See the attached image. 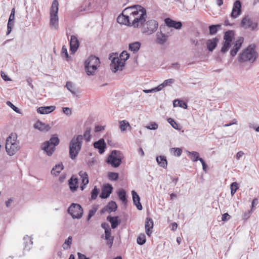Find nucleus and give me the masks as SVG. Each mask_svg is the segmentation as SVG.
I'll return each mask as SVG.
<instances>
[{
	"label": "nucleus",
	"instance_id": "c9c22d12",
	"mask_svg": "<svg viewBox=\"0 0 259 259\" xmlns=\"http://www.w3.org/2000/svg\"><path fill=\"white\" fill-rule=\"evenodd\" d=\"M232 42L224 41L223 42V46L221 48V51L223 53H225L228 52L231 47V44Z\"/></svg>",
	"mask_w": 259,
	"mask_h": 259
},
{
	"label": "nucleus",
	"instance_id": "13d9d810",
	"mask_svg": "<svg viewBox=\"0 0 259 259\" xmlns=\"http://www.w3.org/2000/svg\"><path fill=\"white\" fill-rule=\"evenodd\" d=\"M7 104L8 105L10 106L15 112L19 113V109L14 106L11 102L8 101Z\"/></svg>",
	"mask_w": 259,
	"mask_h": 259
},
{
	"label": "nucleus",
	"instance_id": "a211bd4d",
	"mask_svg": "<svg viewBox=\"0 0 259 259\" xmlns=\"http://www.w3.org/2000/svg\"><path fill=\"white\" fill-rule=\"evenodd\" d=\"M170 35V34L169 32H167V34H165L162 33L161 31L160 32H157L156 33V43L161 45L164 44L167 40L168 37Z\"/></svg>",
	"mask_w": 259,
	"mask_h": 259
},
{
	"label": "nucleus",
	"instance_id": "603ef678",
	"mask_svg": "<svg viewBox=\"0 0 259 259\" xmlns=\"http://www.w3.org/2000/svg\"><path fill=\"white\" fill-rule=\"evenodd\" d=\"M14 21H9L8 20V24H7V34H9L12 31V28L14 26Z\"/></svg>",
	"mask_w": 259,
	"mask_h": 259
},
{
	"label": "nucleus",
	"instance_id": "1a4fd4ad",
	"mask_svg": "<svg viewBox=\"0 0 259 259\" xmlns=\"http://www.w3.org/2000/svg\"><path fill=\"white\" fill-rule=\"evenodd\" d=\"M59 139L57 137H53L49 141L44 142L41 146V149L47 155L51 156L55 150V147L59 143Z\"/></svg>",
	"mask_w": 259,
	"mask_h": 259
},
{
	"label": "nucleus",
	"instance_id": "7ed1b4c3",
	"mask_svg": "<svg viewBox=\"0 0 259 259\" xmlns=\"http://www.w3.org/2000/svg\"><path fill=\"white\" fill-rule=\"evenodd\" d=\"M130 57V55L126 51H123L120 55L119 57L114 56H110L109 59L111 60L110 68L112 72L115 73L118 70H122L124 66V63Z\"/></svg>",
	"mask_w": 259,
	"mask_h": 259
},
{
	"label": "nucleus",
	"instance_id": "c03bdc74",
	"mask_svg": "<svg viewBox=\"0 0 259 259\" xmlns=\"http://www.w3.org/2000/svg\"><path fill=\"white\" fill-rule=\"evenodd\" d=\"M99 189H98L97 186H95L94 189L92 190L91 192V199L93 200H95L97 198L99 193Z\"/></svg>",
	"mask_w": 259,
	"mask_h": 259
},
{
	"label": "nucleus",
	"instance_id": "c85d7f7f",
	"mask_svg": "<svg viewBox=\"0 0 259 259\" xmlns=\"http://www.w3.org/2000/svg\"><path fill=\"white\" fill-rule=\"evenodd\" d=\"M156 161L158 165L163 167L166 168L167 165V162L166 157L164 156H159L156 157Z\"/></svg>",
	"mask_w": 259,
	"mask_h": 259
},
{
	"label": "nucleus",
	"instance_id": "4468645a",
	"mask_svg": "<svg viewBox=\"0 0 259 259\" xmlns=\"http://www.w3.org/2000/svg\"><path fill=\"white\" fill-rule=\"evenodd\" d=\"M241 13V3L240 1H236L233 4L231 17L233 18H236Z\"/></svg>",
	"mask_w": 259,
	"mask_h": 259
},
{
	"label": "nucleus",
	"instance_id": "393cba45",
	"mask_svg": "<svg viewBox=\"0 0 259 259\" xmlns=\"http://www.w3.org/2000/svg\"><path fill=\"white\" fill-rule=\"evenodd\" d=\"M96 6L94 4V0H89L88 6H85L83 8V6H81V8H79V12L84 11L87 13L89 12H91L92 10H95L96 9Z\"/></svg>",
	"mask_w": 259,
	"mask_h": 259
},
{
	"label": "nucleus",
	"instance_id": "20e7f679",
	"mask_svg": "<svg viewBox=\"0 0 259 259\" xmlns=\"http://www.w3.org/2000/svg\"><path fill=\"white\" fill-rule=\"evenodd\" d=\"M82 140V136L78 135L76 137H73L69 143V154L71 159H75L81 150Z\"/></svg>",
	"mask_w": 259,
	"mask_h": 259
},
{
	"label": "nucleus",
	"instance_id": "f03ea898",
	"mask_svg": "<svg viewBox=\"0 0 259 259\" xmlns=\"http://www.w3.org/2000/svg\"><path fill=\"white\" fill-rule=\"evenodd\" d=\"M258 57V53L255 51L254 45H250L244 49L238 56V61L240 63L248 62L253 63Z\"/></svg>",
	"mask_w": 259,
	"mask_h": 259
},
{
	"label": "nucleus",
	"instance_id": "39448f33",
	"mask_svg": "<svg viewBox=\"0 0 259 259\" xmlns=\"http://www.w3.org/2000/svg\"><path fill=\"white\" fill-rule=\"evenodd\" d=\"M100 64L98 57L95 56H90L84 62V69L87 74L90 76L95 74Z\"/></svg>",
	"mask_w": 259,
	"mask_h": 259
},
{
	"label": "nucleus",
	"instance_id": "9d476101",
	"mask_svg": "<svg viewBox=\"0 0 259 259\" xmlns=\"http://www.w3.org/2000/svg\"><path fill=\"white\" fill-rule=\"evenodd\" d=\"M68 213L70 214L73 219H80L83 214V210L79 204L72 203L68 207Z\"/></svg>",
	"mask_w": 259,
	"mask_h": 259
},
{
	"label": "nucleus",
	"instance_id": "69168bd1",
	"mask_svg": "<svg viewBox=\"0 0 259 259\" xmlns=\"http://www.w3.org/2000/svg\"><path fill=\"white\" fill-rule=\"evenodd\" d=\"M1 76L3 79L5 81L10 80V78L4 72H1Z\"/></svg>",
	"mask_w": 259,
	"mask_h": 259
},
{
	"label": "nucleus",
	"instance_id": "473e14b6",
	"mask_svg": "<svg viewBox=\"0 0 259 259\" xmlns=\"http://www.w3.org/2000/svg\"><path fill=\"white\" fill-rule=\"evenodd\" d=\"M141 47V43L138 41H136L133 43L129 44V50L134 53L137 52Z\"/></svg>",
	"mask_w": 259,
	"mask_h": 259
},
{
	"label": "nucleus",
	"instance_id": "338daca9",
	"mask_svg": "<svg viewBox=\"0 0 259 259\" xmlns=\"http://www.w3.org/2000/svg\"><path fill=\"white\" fill-rule=\"evenodd\" d=\"M95 159L93 158H91V159H90L88 162V165H89V166H90V167H93V165H94L95 164Z\"/></svg>",
	"mask_w": 259,
	"mask_h": 259
},
{
	"label": "nucleus",
	"instance_id": "de8ad7c7",
	"mask_svg": "<svg viewBox=\"0 0 259 259\" xmlns=\"http://www.w3.org/2000/svg\"><path fill=\"white\" fill-rule=\"evenodd\" d=\"M119 177L118 174L116 172H110L108 174V178L109 179L116 181Z\"/></svg>",
	"mask_w": 259,
	"mask_h": 259
},
{
	"label": "nucleus",
	"instance_id": "8fccbe9b",
	"mask_svg": "<svg viewBox=\"0 0 259 259\" xmlns=\"http://www.w3.org/2000/svg\"><path fill=\"white\" fill-rule=\"evenodd\" d=\"M168 122L171 125V126L175 129L178 130L179 128L177 122L171 118L167 119Z\"/></svg>",
	"mask_w": 259,
	"mask_h": 259
},
{
	"label": "nucleus",
	"instance_id": "bb28decb",
	"mask_svg": "<svg viewBox=\"0 0 259 259\" xmlns=\"http://www.w3.org/2000/svg\"><path fill=\"white\" fill-rule=\"evenodd\" d=\"M34 127L40 131H48L50 127L49 125L46 124L38 120L34 125Z\"/></svg>",
	"mask_w": 259,
	"mask_h": 259
},
{
	"label": "nucleus",
	"instance_id": "3c124183",
	"mask_svg": "<svg viewBox=\"0 0 259 259\" xmlns=\"http://www.w3.org/2000/svg\"><path fill=\"white\" fill-rule=\"evenodd\" d=\"M171 152L174 151V155L177 156H180L182 154V150L179 148H172L170 149Z\"/></svg>",
	"mask_w": 259,
	"mask_h": 259
},
{
	"label": "nucleus",
	"instance_id": "bf43d9fd",
	"mask_svg": "<svg viewBox=\"0 0 259 259\" xmlns=\"http://www.w3.org/2000/svg\"><path fill=\"white\" fill-rule=\"evenodd\" d=\"M231 218V216L228 213H225L223 214L222 217V220L223 221H227Z\"/></svg>",
	"mask_w": 259,
	"mask_h": 259
},
{
	"label": "nucleus",
	"instance_id": "5fc2aeb1",
	"mask_svg": "<svg viewBox=\"0 0 259 259\" xmlns=\"http://www.w3.org/2000/svg\"><path fill=\"white\" fill-rule=\"evenodd\" d=\"M61 55L62 56H65L66 58H69L67 49L65 46H63L62 48Z\"/></svg>",
	"mask_w": 259,
	"mask_h": 259
},
{
	"label": "nucleus",
	"instance_id": "6e6d98bb",
	"mask_svg": "<svg viewBox=\"0 0 259 259\" xmlns=\"http://www.w3.org/2000/svg\"><path fill=\"white\" fill-rule=\"evenodd\" d=\"M62 111L67 116H70L71 114V110L68 107H63Z\"/></svg>",
	"mask_w": 259,
	"mask_h": 259
},
{
	"label": "nucleus",
	"instance_id": "2eb2a0df",
	"mask_svg": "<svg viewBox=\"0 0 259 259\" xmlns=\"http://www.w3.org/2000/svg\"><path fill=\"white\" fill-rule=\"evenodd\" d=\"M164 22L168 28H174L176 29H180L182 27V23L180 21H176L167 18L164 19Z\"/></svg>",
	"mask_w": 259,
	"mask_h": 259
},
{
	"label": "nucleus",
	"instance_id": "5701e85b",
	"mask_svg": "<svg viewBox=\"0 0 259 259\" xmlns=\"http://www.w3.org/2000/svg\"><path fill=\"white\" fill-rule=\"evenodd\" d=\"M55 109L54 106H41L37 108V112L40 114H47L54 111Z\"/></svg>",
	"mask_w": 259,
	"mask_h": 259
},
{
	"label": "nucleus",
	"instance_id": "e433bc0d",
	"mask_svg": "<svg viewBox=\"0 0 259 259\" xmlns=\"http://www.w3.org/2000/svg\"><path fill=\"white\" fill-rule=\"evenodd\" d=\"M23 239L25 241L24 249L29 250L30 249V245H31L32 244V241H31V239L27 235H26V236H24L23 238Z\"/></svg>",
	"mask_w": 259,
	"mask_h": 259
},
{
	"label": "nucleus",
	"instance_id": "423d86ee",
	"mask_svg": "<svg viewBox=\"0 0 259 259\" xmlns=\"http://www.w3.org/2000/svg\"><path fill=\"white\" fill-rule=\"evenodd\" d=\"M17 136L12 133L7 138L6 150L8 155H14L19 150V143L16 141Z\"/></svg>",
	"mask_w": 259,
	"mask_h": 259
},
{
	"label": "nucleus",
	"instance_id": "b1692460",
	"mask_svg": "<svg viewBox=\"0 0 259 259\" xmlns=\"http://www.w3.org/2000/svg\"><path fill=\"white\" fill-rule=\"evenodd\" d=\"M94 146L95 148L99 150V152L100 154H102L105 151L106 143L103 139H100L99 141L94 142Z\"/></svg>",
	"mask_w": 259,
	"mask_h": 259
},
{
	"label": "nucleus",
	"instance_id": "a878e982",
	"mask_svg": "<svg viewBox=\"0 0 259 259\" xmlns=\"http://www.w3.org/2000/svg\"><path fill=\"white\" fill-rule=\"evenodd\" d=\"M132 196H133V202H134V204L136 206V207L138 210H141L143 209V207L140 202V196L137 194V193L136 191H135L134 190H133L132 191Z\"/></svg>",
	"mask_w": 259,
	"mask_h": 259
},
{
	"label": "nucleus",
	"instance_id": "6ab92c4d",
	"mask_svg": "<svg viewBox=\"0 0 259 259\" xmlns=\"http://www.w3.org/2000/svg\"><path fill=\"white\" fill-rule=\"evenodd\" d=\"M68 184L71 192H74L78 187L77 178L74 176H72L68 181Z\"/></svg>",
	"mask_w": 259,
	"mask_h": 259
},
{
	"label": "nucleus",
	"instance_id": "72a5a7b5",
	"mask_svg": "<svg viewBox=\"0 0 259 259\" xmlns=\"http://www.w3.org/2000/svg\"><path fill=\"white\" fill-rule=\"evenodd\" d=\"M188 156L190 158L192 161L195 162L199 160V154L197 152L192 151L188 152Z\"/></svg>",
	"mask_w": 259,
	"mask_h": 259
},
{
	"label": "nucleus",
	"instance_id": "a18cd8bd",
	"mask_svg": "<svg viewBox=\"0 0 259 259\" xmlns=\"http://www.w3.org/2000/svg\"><path fill=\"white\" fill-rule=\"evenodd\" d=\"M91 128L90 127H87L85 131L84 132V133L83 134V137L84 138V139L86 140L87 141H89L91 139Z\"/></svg>",
	"mask_w": 259,
	"mask_h": 259
},
{
	"label": "nucleus",
	"instance_id": "6e6552de",
	"mask_svg": "<svg viewBox=\"0 0 259 259\" xmlns=\"http://www.w3.org/2000/svg\"><path fill=\"white\" fill-rule=\"evenodd\" d=\"M59 3L57 0L53 1L50 9V25L52 27L57 29L58 26Z\"/></svg>",
	"mask_w": 259,
	"mask_h": 259
},
{
	"label": "nucleus",
	"instance_id": "864d4df0",
	"mask_svg": "<svg viewBox=\"0 0 259 259\" xmlns=\"http://www.w3.org/2000/svg\"><path fill=\"white\" fill-rule=\"evenodd\" d=\"M158 124L155 122H152L150 123L149 125L146 126V128L147 129L150 130H155L158 128Z\"/></svg>",
	"mask_w": 259,
	"mask_h": 259
},
{
	"label": "nucleus",
	"instance_id": "9b49d317",
	"mask_svg": "<svg viewBox=\"0 0 259 259\" xmlns=\"http://www.w3.org/2000/svg\"><path fill=\"white\" fill-rule=\"evenodd\" d=\"M158 26L157 22L155 20H149L144 23L142 27V31L143 33L148 34H152L155 32Z\"/></svg>",
	"mask_w": 259,
	"mask_h": 259
},
{
	"label": "nucleus",
	"instance_id": "e2e57ef3",
	"mask_svg": "<svg viewBox=\"0 0 259 259\" xmlns=\"http://www.w3.org/2000/svg\"><path fill=\"white\" fill-rule=\"evenodd\" d=\"M199 161L201 162L202 165L203 170L204 171H206L207 168V165L206 164V163L202 158H200Z\"/></svg>",
	"mask_w": 259,
	"mask_h": 259
},
{
	"label": "nucleus",
	"instance_id": "7c9ffc66",
	"mask_svg": "<svg viewBox=\"0 0 259 259\" xmlns=\"http://www.w3.org/2000/svg\"><path fill=\"white\" fill-rule=\"evenodd\" d=\"M63 165L62 164H56L52 169L51 173L53 175L58 176L61 171L63 169Z\"/></svg>",
	"mask_w": 259,
	"mask_h": 259
},
{
	"label": "nucleus",
	"instance_id": "37998d69",
	"mask_svg": "<svg viewBox=\"0 0 259 259\" xmlns=\"http://www.w3.org/2000/svg\"><path fill=\"white\" fill-rule=\"evenodd\" d=\"M177 102H178V105L179 107L183 108L184 109L187 108L188 106H187V103L185 102L180 101L178 100H176L174 101V107H176L177 106V105L176 104Z\"/></svg>",
	"mask_w": 259,
	"mask_h": 259
},
{
	"label": "nucleus",
	"instance_id": "ea45409f",
	"mask_svg": "<svg viewBox=\"0 0 259 259\" xmlns=\"http://www.w3.org/2000/svg\"><path fill=\"white\" fill-rule=\"evenodd\" d=\"M119 123L120 128L122 132L125 131L127 127H131L129 122L125 120L120 121Z\"/></svg>",
	"mask_w": 259,
	"mask_h": 259
},
{
	"label": "nucleus",
	"instance_id": "ddd939ff",
	"mask_svg": "<svg viewBox=\"0 0 259 259\" xmlns=\"http://www.w3.org/2000/svg\"><path fill=\"white\" fill-rule=\"evenodd\" d=\"M244 41V38L242 37H239L236 40L234 41L232 45L233 47L230 51V55L232 57H234L238 51L240 50L243 42Z\"/></svg>",
	"mask_w": 259,
	"mask_h": 259
},
{
	"label": "nucleus",
	"instance_id": "0e129e2a",
	"mask_svg": "<svg viewBox=\"0 0 259 259\" xmlns=\"http://www.w3.org/2000/svg\"><path fill=\"white\" fill-rule=\"evenodd\" d=\"M101 227L104 229L105 231H106V230H108L110 229L109 225L107 223H102Z\"/></svg>",
	"mask_w": 259,
	"mask_h": 259
},
{
	"label": "nucleus",
	"instance_id": "09e8293b",
	"mask_svg": "<svg viewBox=\"0 0 259 259\" xmlns=\"http://www.w3.org/2000/svg\"><path fill=\"white\" fill-rule=\"evenodd\" d=\"M175 80L172 78L168 79L165 80L163 83L161 84V86L163 87V88L169 85L170 84L174 83Z\"/></svg>",
	"mask_w": 259,
	"mask_h": 259
},
{
	"label": "nucleus",
	"instance_id": "49530a36",
	"mask_svg": "<svg viewBox=\"0 0 259 259\" xmlns=\"http://www.w3.org/2000/svg\"><path fill=\"white\" fill-rule=\"evenodd\" d=\"M231 194L233 196L238 189V184L236 182H233L231 184Z\"/></svg>",
	"mask_w": 259,
	"mask_h": 259
},
{
	"label": "nucleus",
	"instance_id": "f8f14e48",
	"mask_svg": "<svg viewBox=\"0 0 259 259\" xmlns=\"http://www.w3.org/2000/svg\"><path fill=\"white\" fill-rule=\"evenodd\" d=\"M240 25L244 28L254 30L257 26V23L247 15L242 18Z\"/></svg>",
	"mask_w": 259,
	"mask_h": 259
},
{
	"label": "nucleus",
	"instance_id": "f704fd0d",
	"mask_svg": "<svg viewBox=\"0 0 259 259\" xmlns=\"http://www.w3.org/2000/svg\"><path fill=\"white\" fill-rule=\"evenodd\" d=\"M65 87L69 90L72 94L75 95L76 92V88L74 84L71 81H67L66 82Z\"/></svg>",
	"mask_w": 259,
	"mask_h": 259
},
{
	"label": "nucleus",
	"instance_id": "680f3d73",
	"mask_svg": "<svg viewBox=\"0 0 259 259\" xmlns=\"http://www.w3.org/2000/svg\"><path fill=\"white\" fill-rule=\"evenodd\" d=\"M111 229L108 230H106V231H105V239H108L109 238H111L112 237L111 236Z\"/></svg>",
	"mask_w": 259,
	"mask_h": 259
},
{
	"label": "nucleus",
	"instance_id": "58836bf2",
	"mask_svg": "<svg viewBox=\"0 0 259 259\" xmlns=\"http://www.w3.org/2000/svg\"><path fill=\"white\" fill-rule=\"evenodd\" d=\"M72 238L71 236H69L67 239H66L64 244L62 245L63 248L64 249H67L70 247V245L72 244Z\"/></svg>",
	"mask_w": 259,
	"mask_h": 259
},
{
	"label": "nucleus",
	"instance_id": "052dcab7",
	"mask_svg": "<svg viewBox=\"0 0 259 259\" xmlns=\"http://www.w3.org/2000/svg\"><path fill=\"white\" fill-rule=\"evenodd\" d=\"M14 18H15V9L13 8L11 11V14H10L9 18V21L10 22L14 21Z\"/></svg>",
	"mask_w": 259,
	"mask_h": 259
},
{
	"label": "nucleus",
	"instance_id": "aec40b11",
	"mask_svg": "<svg viewBox=\"0 0 259 259\" xmlns=\"http://www.w3.org/2000/svg\"><path fill=\"white\" fill-rule=\"evenodd\" d=\"M153 227V222L151 218H147L146 221H145V232L146 234L148 236H150L152 233Z\"/></svg>",
	"mask_w": 259,
	"mask_h": 259
},
{
	"label": "nucleus",
	"instance_id": "f3484780",
	"mask_svg": "<svg viewBox=\"0 0 259 259\" xmlns=\"http://www.w3.org/2000/svg\"><path fill=\"white\" fill-rule=\"evenodd\" d=\"M79 45V42L76 36L75 35H71L70 41V50L71 54H74Z\"/></svg>",
	"mask_w": 259,
	"mask_h": 259
},
{
	"label": "nucleus",
	"instance_id": "4c0bfd02",
	"mask_svg": "<svg viewBox=\"0 0 259 259\" xmlns=\"http://www.w3.org/2000/svg\"><path fill=\"white\" fill-rule=\"evenodd\" d=\"M118 196L122 202L125 203L127 202L126 192L123 189L120 190L118 192Z\"/></svg>",
	"mask_w": 259,
	"mask_h": 259
},
{
	"label": "nucleus",
	"instance_id": "f257e3e1",
	"mask_svg": "<svg viewBox=\"0 0 259 259\" xmlns=\"http://www.w3.org/2000/svg\"><path fill=\"white\" fill-rule=\"evenodd\" d=\"M146 10L140 5L124 9L117 18L118 23L134 28H142L147 18Z\"/></svg>",
	"mask_w": 259,
	"mask_h": 259
},
{
	"label": "nucleus",
	"instance_id": "774afa93",
	"mask_svg": "<svg viewBox=\"0 0 259 259\" xmlns=\"http://www.w3.org/2000/svg\"><path fill=\"white\" fill-rule=\"evenodd\" d=\"M78 255V259H90L89 257H87L85 255L80 253H77Z\"/></svg>",
	"mask_w": 259,
	"mask_h": 259
},
{
	"label": "nucleus",
	"instance_id": "a19ab883",
	"mask_svg": "<svg viewBox=\"0 0 259 259\" xmlns=\"http://www.w3.org/2000/svg\"><path fill=\"white\" fill-rule=\"evenodd\" d=\"M221 27L220 25H211L209 26V33L211 35H213L215 34L218 30V28Z\"/></svg>",
	"mask_w": 259,
	"mask_h": 259
},
{
	"label": "nucleus",
	"instance_id": "412c9836",
	"mask_svg": "<svg viewBox=\"0 0 259 259\" xmlns=\"http://www.w3.org/2000/svg\"><path fill=\"white\" fill-rule=\"evenodd\" d=\"M117 205L116 203L113 201H111L108 203L107 205L103 208L101 210V213H103L107 211L108 213H111L112 211H115L117 209Z\"/></svg>",
	"mask_w": 259,
	"mask_h": 259
},
{
	"label": "nucleus",
	"instance_id": "c756f323",
	"mask_svg": "<svg viewBox=\"0 0 259 259\" xmlns=\"http://www.w3.org/2000/svg\"><path fill=\"white\" fill-rule=\"evenodd\" d=\"M234 37V32L233 30H228L226 31L224 35V41L232 42L233 38Z\"/></svg>",
	"mask_w": 259,
	"mask_h": 259
},
{
	"label": "nucleus",
	"instance_id": "cd10ccee",
	"mask_svg": "<svg viewBox=\"0 0 259 259\" xmlns=\"http://www.w3.org/2000/svg\"><path fill=\"white\" fill-rule=\"evenodd\" d=\"M107 220L110 223L111 228L113 229H115L120 222L118 220V217H111L109 215L107 217Z\"/></svg>",
	"mask_w": 259,
	"mask_h": 259
},
{
	"label": "nucleus",
	"instance_id": "2f4dec72",
	"mask_svg": "<svg viewBox=\"0 0 259 259\" xmlns=\"http://www.w3.org/2000/svg\"><path fill=\"white\" fill-rule=\"evenodd\" d=\"M79 175L81 179V184L84 186L87 185L89 183V178L87 173L83 171H80L79 172Z\"/></svg>",
	"mask_w": 259,
	"mask_h": 259
},
{
	"label": "nucleus",
	"instance_id": "79ce46f5",
	"mask_svg": "<svg viewBox=\"0 0 259 259\" xmlns=\"http://www.w3.org/2000/svg\"><path fill=\"white\" fill-rule=\"evenodd\" d=\"M146 236L144 234H141L137 237V242L139 245H143L146 242Z\"/></svg>",
	"mask_w": 259,
	"mask_h": 259
},
{
	"label": "nucleus",
	"instance_id": "0eeeda50",
	"mask_svg": "<svg viewBox=\"0 0 259 259\" xmlns=\"http://www.w3.org/2000/svg\"><path fill=\"white\" fill-rule=\"evenodd\" d=\"M123 154L119 150H113L109 155L106 162L113 167H118L122 162Z\"/></svg>",
	"mask_w": 259,
	"mask_h": 259
},
{
	"label": "nucleus",
	"instance_id": "dca6fc26",
	"mask_svg": "<svg viewBox=\"0 0 259 259\" xmlns=\"http://www.w3.org/2000/svg\"><path fill=\"white\" fill-rule=\"evenodd\" d=\"M113 187L111 185L107 184L104 185L100 197L102 199L107 198L112 193Z\"/></svg>",
	"mask_w": 259,
	"mask_h": 259
},
{
	"label": "nucleus",
	"instance_id": "4be33fe9",
	"mask_svg": "<svg viewBox=\"0 0 259 259\" xmlns=\"http://www.w3.org/2000/svg\"><path fill=\"white\" fill-rule=\"evenodd\" d=\"M218 41L219 39L217 37H214L212 39H209L207 40L206 45L207 49L208 50V51L210 52H212L216 48Z\"/></svg>",
	"mask_w": 259,
	"mask_h": 259
},
{
	"label": "nucleus",
	"instance_id": "4d7b16f0",
	"mask_svg": "<svg viewBox=\"0 0 259 259\" xmlns=\"http://www.w3.org/2000/svg\"><path fill=\"white\" fill-rule=\"evenodd\" d=\"M107 240V245L111 248L113 245V240H114V237L112 236L111 238H109L108 239H105Z\"/></svg>",
	"mask_w": 259,
	"mask_h": 259
}]
</instances>
